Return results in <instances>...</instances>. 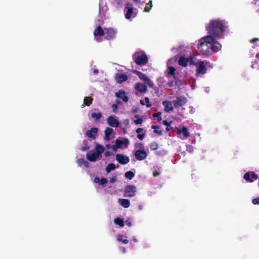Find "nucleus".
Here are the masks:
<instances>
[{
  "instance_id": "nucleus-1",
  "label": "nucleus",
  "mask_w": 259,
  "mask_h": 259,
  "mask_svg": "<svg viewBox=\"0 0 259 259\" xmlns=\"http://www.w3.org/2000/svg\"><path fill=\"white\" fill-rule=\"evenodd\" d=\"M221 45L212 36H205L201 38L198 44V49L202 55L208 56L221 50Z\"/></svg>"
},
{
  "instance_id": "nucleus-2",
  "label": "nucleus",
  "mask_w": 259,
  "mask_h": 259,
  "mask_svg": "<svg viewBox=\"0 0 259 259\" xmlns=\"http://www.w3.org/2000/svg\"><path fill=\"white\" fill-rule=\"evenodd\" d=\"M227 28V22L220 19L211 20L206 26L208 36H212L215 39L223 38Z\"/></svg>"
},
{
  "instance_id": "nucleus-3",
  "label": "nucleus",
  "mask_w": 259,
  "mask_h": 259,
  "mask_svg": "<svg viewBox=\"0 0 259 259\" xmlns=\"http://www.w3.org/2000/svg\"><path fill=\"white\" fill-rule=\"evenodd\" d=\"M95 151L94 152H88L86 155L87 159L91 162L96 161L98 158L101 156L105 150L104 146L98 143H95Z\"/></svg>"
},
{
  "instance_id": "nucleus-4",
  "label": "nucleus",
  "mask_w": 259,
  "mask_h": 259,
  "mask_svg": "<svg viewBox=\"0 0 259 259\" xmlns=\"http://www.w3.org/2000/svg\"><path fill=\"white\" fill-rule=\"evenodd\" d=\"M191 64L194 65L197 67L196 74L197 76L201 75L206 72L207 69L203 61H199L198 62H194L193 59L190 60Z\"/></svg>"
},
{
  "instance_id": "nucleus-5",
  "label": "nucleus",
  "mask_w": 259,
  "mask_h": 259,
  "mask_svg": "<svg viewBox=\"0 0 259 259\" xmlns=\"http://www.w3.org/2000/svg\"><path fill=\"white\" fill-rule=\"evenodd\" d=\"M134 62L139 65H145L148 63V59L145 54L135 53L133 56Z\"/></svg>"
},
{
  "instance_id": "nucleus-6",
  "label": "nucleus",
  "mask_w": 259,
  "mask_h": 259,
  "mask_svg": "<svg viewBox=\"0 0 259 259\" xmlns=\"http://www.w3.org/2000/svg\"><path fill=\"white\" fill-rule=\"evenodd\" d=\"M136 191V187L134 185H127L125 187L124 196L128 197H133L135 195Z\"/></svg>"
},
{
  "instance_id": "nucleus-7",
  "label": "nucleus",
  "mask_w": 259,
  "mask_h": 259,
  "mask_svg": "<svg viewBox=\"0 0 259 259\" xmlns=\"http://www.w3.org/2000/svg\"><path fill=\"white\" fill-rule=\"evenodd\" d=\"M187 99L183 96L177 97L176 99L173 101V104L175 108L182 106L186 104Z\"/></svg>"
},
{
  "instance_id": "nucleus-8",
  "label": "nucleus",
  "mask_w": 259,
  "mask_h": 259,
  "mask_svg": "<svg viewBox=\"0 0 259 259\" xmlns=\"http://www.w3.org/2000/svg\"><path fill=\"white\" fill-rule=\"evenodd\" d=\"M116 159L118 163L123 165L128 163L130 161L129 157L122 154H117Z\"/></svg>"
},
{
  "instance_id": "nucleus-9",
  "label": "nucleus",
  "mask_w": 259,
  "mask_h": 259,
  "mask_svg": "<svg viewBox=\"0 0 259 259\" xmlns=\"http://www.w3.org/2000/svg\"><path fill=\"white\" fill-rule=\"evenodd\" d=\"M105 30V34L106 35L105 38L106 39L110 40L115 37L116 31L114 29L112 28H106Z\"/></svg>"
},
{
  "instance_id": "nucleus-10",
  "label": "nucleus",
  "mask_w": 259,
  "mask_h": 259,
  "mask_svg": "<svg viewBox=\"0 0 259 259\" xmlns=\"http://www.w3.org/2000/svg\"><path fill=\"white\" fill-rule=\"evenodd\" d=\"M136 159L139 161H141L145 159L147 156V154L145 150H138L135 153Z\"/></svg>"
},
{
  "instance_id": "nucleus-11",
  "label": "nucleus",
  "mask_w": 259,
  "mask_h": 259,
  "mask_svg": "<svg viewBox=\"0 0 259 259\" xmlns=\"http://www.w3.org/2000/svg\"><path fill=\"white\" fill-rule=\"evenodd\" d=\"M108 124L113 127H117L119 125V122L114 116H110L107 118Z\"/></svg>"
},
{
  "instance_id": "nucleus-12",
  "label": "nucleus",
  "mask_w": 259,
  "mask_h": 259,
  "mask_svg": "<svg viewBox=\"0 0 259 259\" xmlns=\"http://www.w3.org/2000/svg\"><path fill=\"white\" fill-rule=\"evenodd\" d=\"M98 128L97 127H92L90 130H88L86 132V136L89 138H91L93 140H95L96 138V134L98 132Z\"/></svg>"
},
{
  "instance_id": "nucleus-13",
  "label": "nucleus",
  "mask_w": 259,
  "mask_h": 259,
  "mask_svg": "<svg viewBox=\"0 0 259 259\" xmlns=\"http://www.w3.org/2000/svg\"><path fill=\"white\" fill-rule=\"evenodd\" d=\"M115 95L117 98L122 99L124 102H127L128 101V97L126 96L124 91L119 90Z\"/></svg>"
},
{
  "instance_id": "nucleus-14",
  "label": "nucleus",
  "mask_w": 259,
  "mask_h": 259,
  "mask_svg": "<svg viewBox=\"0 0 259 259\" xmlns=\"http://www.w3.org/2000/svg\"><path fill=\"white\" fill-rule=\"evenodd\" d=\"M135 89L141 93H145L147 91V86L145 84L140 82L136 84Z\"/></svg>"
},
{
  "instance_id": "nucleus-15",
  "label": "nucleus",
  "mask_w": 259,
  "mask_h": 259,
  "mask_svg": "<svg viewBox=\"0 0 259 259\" xmlns=\"http://www.w3.org/2000/svg\"><path fill=\"white\" fill-rule=\"evenodd\" d=\"M116 79L118 83H122L128 79V77L125 74L119 73L116 75Z\"/></svg>"
},
{
  "instance_id": "nucleus-16",
  "label": "nucleus",
  "mask_w": 259,
  "mask_h": 259,
  "mask_svg": "<svg viewBox=\"0 0 259 259\" xmlns=\"http://www.w3.org/2000/svg\"><path fill=\"white\" fill-rule=\"evenodd\" d=\"M177 133L178 135H180L181 133H183L184 138H187L190 136V134L187 127L184 126L182 127V129H178Z\"/></svg>"
},
{
  "instance_id": "nucleus-17",
  "label": "nucleus",
  "mask_w": 259,
  "mask_h": 259,
  "mask_svg": "<svg viewBox=\"0 0 259 259\" xmlns=\"http://www.w3.org/2000/svg\"><path fill=\"white\" fill-rule=\"evenodd\" d=\"M162 104L164 107V111L166 112H169L173 110V107L171 102L168 101H164Z\"/></svg>"
},
{
  "instance_id": "nucleus-18",
  "label": "nucleus",
  "mask_w": 259,
  "mask_h": 259,
  "mask_svg": "<svg viewBox=\"0 0 259 259\" xmlns=\"http://www.w3.org/2000/svg\"><path fill=\"white\" fill-rule=\"evenodd\" d=\"M105 34V32L101 26H98L94 31V35L95 36H103Z\"/></svg>"
},
{
  "instance_id": "nucleus-19",
  "label": "nucleus",
  "mask_w": 259,
  "mask_h": 259,
  "mask_svg": "<svg viewBox=\"0 0 259 259\" xmlns=\"http://www.w3.org/2000/svg\"><path fill=\"white\" fill-rule=\"evenodd\" d=\"M188 62L189 59L188 58L181 56L179 58L178 63L180 66L185 67L187 66Z\"/></svg>"
},
{
  "instance_id": "nucleus-20",
  "label": "nucleus",
  "mask_w": 259,
  "mask_h": 259,
  "mask_svg": "<svg viewBox=\"0 0 259 259\" xmlns=\"http://www.w3.org/2000/svg\"><path fill=\"white\" fill-rule=\"evenodd\" d=\"M104 140L108 141L110 140V136L113 132V130L111 127H107L105 130Z\"/></svg>"
},
{
  "instance_id": "nucleus-21",
  "label": "nucleus",
  "mask_w": 259,
  "mask_h": 259,
  "mask_svg": "<svg viewBox=\"0 0 259 259\" xmlns=\"http://www.w3.org/2000/svg\"><path fill=\"white\" fill-rule=\"evenodd\" d=\"M133 72L134 74L137 75L138 76V77H139V78L140 79L143 80L144 82L147 79V78L148 77L144 73H143L140 71H137L136 70H133Z\"/></svg>"
},
{
  "instance_id": "nucleus-22",
  "label": "nucleus",
  "mask_w": 259,
  "mask_h": 259,
  "mask_svg": "<svg viewBox=\"0 0 259 259\" xmlns=\"http://www.w3.org/2000/svg\"><path fill=\"white\" fill-rule=\"evenodd\" d=\"M168 75H171L173 77L174 79H176V69L173 66H168Z\"/></svg>"
},
{
  "instance_id": "nucleus-23",
  "label": "nucleus",
  "mask_w": 259,
  "mask_h": 259,
  "mask_svg": "<svg viewBox=\"0 0 259 259\" xmlns=\"http://www.w3.org/2000/svg\"><path fill=\"white\" fill-rule=\"evenodd\" d=\"M121 205L124 208H128L130 206V201L126 199H119Z\"/></svg>"
},
{
  "instance_id": "nucleus-24",
  "label": "nucleus",
  "mask_w": 259,
  "mask_h": 259,
  "mask_svg": "<svg viewBox=\"0 0 259 259\" xmlns=\"http://www.w3.org/2000/svg\"><path fill=\"white\" fill-rule=\"evenodd\" d=\"M134 13V9L133 7L128 8L126 13L125 15V17L127 19H129L131 18L132 15Z\"/></svg>"
},
{
  "instance_id": "nucleus-25",
  "label": "nucleus",
  "mask_w": 259,
  "mask_h": 259,
  "mask_svg": "<svg viewBox=\"0 0 259 259\" xmlns=\"http://www.w3.org/2000/svg\"><path fill=\"white\" fill-rule=\"evenodd\" d=\"M78 164L79 166L83 165L85 167H88L89 166V162L87 161L84 160L82 158H80L78 159Z\"/></svg>"
},
{
  "instance_id": "nucleus-26",
  "label": "nucleus",
  "mask_w": 259,
  "mask_h": 259,
  "mask_svg": "<svg viewBox=\"0 0 259 259\" xmlns=\"http://www.w3.org/2000/svg\"><path fill=\"white\" fill-rule=\"evenodd\" d=\"M93 99L90 97H85L83 99V103L85 105L89 106L93 102Z\"/></svg>"
},
{
  "instance_id": "nucleus-27",
  "label": "nucleus",
  "mask_w": 259,
  "mask_h": 259,
  "mask_svg": "<svg viewBox=\"0 0 259 259\" xmlns=\"http://www.w3.org/2000/svg\"><path fill=\"white\" fill-rule=\"evenodd\" d=\"M116 168L115 165L114 163H111L107 165L106 167V171L107 173L110 172L112 170Z\"/></svg>"
},
{
  "instance_id": "nucleus-28",
  "label": "nucleus",
  "mask_w": 259,
  "mask_h": 259,
  "mask_svg": "<svg viewBox=\"0 0 259 259\" xmlns=\"http://www.w3.org/2000/svg\"><path fill=\"white\" fill-rule=\"evenodd\" d=\"M114 222L115 224L119 225L121 227H123L124 226V221L122 219L119 218H116L114 220Z\"/></svg>"
},
{
  "instance_id": "nucleus-29",
  "label": "nucleus",
  "mask_w": 259,
  "mask_h": 259,
  "mask_svg": "<svg viewBox=\"0 0 259 259\" xmlns=\"http://www.w3.org/2000/svg\"><path fill=\"white\" fill-rule=\"evenodd\" d=\"M92 117L95 118V121H98L99 120L100 118L102 116V113L101 112L96 113L93 112L91 114Z\"/></svg>"
},
{
  "instance_id": "nucleus-30",
  "label": "nucleus",
  "mask_w": 259,
  "mask_h": 259,
  "mask_svg": "<svg viewBox=\"0 0 259 259\" xmlns=\"http://www.w3.org/2000/svg\"><path fill=\"white\" fill-rule=\"evenodd\" d=\"M145 83L147 84L149 87L154 89V90H156V87L155 85V84H154V83L152 81H151L149 78V77H148L147 78V79L145 80Z\"/></svg>"
},
{
  "instance_id": "nucleus-31",
  "label": "nucleus",
  "mask_w": 259,
  "mask_h": 259,
  "mask_svg": "<svg viewBox=\"0 0 259 259\" xmlns=\"http://www.w3.org/2000/svg\"><path fill=\"white\" fill-rule=\"evenodd\" d=\"M145 83L147 84L149 87L154 89V90H156V87L155 85V84H154V83L152 81H151L149 78V77H148L147 78V79L145 80Z\"/></svg>"
},
{
  "instance_id": "nucleus-32",
  "label": "nucleus",
  "mask_w": 259,
  "mask_h": 259,
  "mask_svg": "<svg viewBox=\"0 0 259 259\" xmlns=\"http://www.w3.org/2000/svg\"><path fill=\"white\" fill-rule=\"evenodd\" d=\"M152 6V1L150 0L149 3L146 4V6L144 9V11L146 12H149Z\"/></svg>"
},
{
  "instance_id": "nucleus-33",
  "label": "nucleus",
  "mask_w": 259,
  "mask_h": 259,
  "mask_svg": "<svg viewBox=\"0 0 259 259\" xmlns=\"http://www.w3.org/2000/svg\"><path fill=\"white\" fill-rule=\"evenodd\" d=\"M135 176V174L131 170L128 171L125 173V177L129 179L132 180Z\"/></svg>"
},
{
  "instance_id": "nucleus-34",
  "label": "nucleus",
  "mask_w": 259,
  "mask_h": 259,
  "mask_svg": "<svg viewBox=\"0 0 259 259\" xmlns=\"http://www.w3.org/2000/svg\"><path fill=\"white\" fill-rule=\"evenodd\" d=\"M117 240V241H118L119 242H122L124 244H127L129 242V241L128 239H123L122 235H119L118 236Z\"/></svg>"
},
{
  "instance_id": "nucleus-35",
  "label": "nucleus",
  "mask_w": 259,
  "mask_h": 259,
  "mask_svg": "<svg viewBox=\"0 0 259 259\" xmlns=\"http://www.w3.org/2000/svg\"><path fill=\"white\" fill-rule=\"evenodd\" d=\"M83 144L85 145L82 147L80 150L82 151H85L90 149V147L88 145V142L86 140L83 141Z\"/></svg>"
},
{
  "instance_id": "nucleus-36",
  "label": "nucleus",
  "mask_w": 259,
  "mask_h": 259,
  "mask_svg": "<svg viewBox=\"0 0 259 259\" xmlns=\"http://www.w3.org/2000/svg\"><path fill=\"white\" fill-rule=\"evenodd\" d=\"M151 128L152 129H154V133H157L159 135H161L162 134V131H159L158 130L159 128V127L158 126H157V125H152L151 126Z\"/></svg>"
},
{
  "instance_id": "nucleus-37",
  "label": "nucleus",
  "mask_w": 259,
  "mask_h": 259,
  "mask_svg": "<svg viewBox=\"0 0 259 259\" xmlns=\"http://www.w3.org/2000/svg\"><path fill=\"white\" fill-rule=\"evenodd\" d=\"M250 178H251V181L252 182H254V181L258 179V176L257 174H255L253 171H251L250 172Z\"/></svg>"
},
{
  "instance_id": "nucleus-38",
  "label": "nucleus",
  "mask_w": 259,
  "mask_h": 259,
  "mask_svg": "<svg viewBox=\"0 0 259 259\" xmlns=\"http://www.w3.org/2000/svg\"><path fill=\"white\" fill-rule=\"evenodd\" d=\"M138 117L139 116L138 115H135V118H138V119L135 120L134 121V123L136 124H141L142 123L143 121V119L142 118H139Z\"/></svg>"
},
{
  "instance_id": "nucleus-39",
  "label": "nucleus",
  "mask_w": 259,
  "mask_h": 259,
  "mask_svg": "<svg viewBox=\"0 0 259 259\" xmlns=\"http://www.w3.org/2000/svg\"><path fill=\"white\" fill-rule=\"evenodd\" d=\"M243 178L247 181V182H250L251 183L252 182L251 181V178H250V172H246L244 174V176H243Z\"/></svg>"
},
{
  "instance_id": "nucleus-40",
  "label": "nucleus",
  "mask_w": 259,
  "mask_h": 259,
  "mask_svg": "<svg viewBox=\"0 0 259 259\" xmlns=\"http://www.w3.org/2000/svg\"><path fill=\"white\" fill-rule=\"evenodd\" d=\"M161 115V113L160 112H158L157 113H153V116L154 117H157V120L160 122L162 120Z\"/></svg>"
},
{
  "instance_id": "nucleus-41",
  "label": "nucleus",
  "mask_w": 259,
  "mask_h": 259,
  "mask_svg": "<svg viewBox=\"0 0 259 259\" xmlns=\"http://www.w3.org/2000/svg\"><path fill=\"white\" fill-rule=\"evenodd\" d=\"M158 147V144L155 142L152 143L150 145V148L152 150H155L157 149Z\"/></svg>"
},
{
  "instance_id": "nucleus-42",
  "label": "nucleus",
  "mask_w": 259,
  "mask_h": 259,
  "mask_svg": "<svg viewBox=\"0 0 259 259\" xmlns=\"http://www.w3.org/2000/svg\"><path fill=\"white\" fill-rule=\"evenodd\" d=\"M115 142L116 146L117 147H119V148H121V146L122 145V140H120L119 139H116L115 140Z\"/></svg>"
},
{
  "instance_id": "nucleus-43",
  "label": "nucleus",
  "mask_w": 259,
  "mask_h": 259,
  "mask_svg": "<svg viewBox=\"0 0 259 259\" xmlns=\"http://www.w3.org/2000/svg\"><path fill=\"white\" fill-rule=\"evenodd\" d=\"M144 100H145V102L146 103V107H151L152 105L150 103L149 99L148 97H145Z\"/></svg>"
},
{
  "instance_id": "nucleus-44",
  "label": "nucleus",
  "mask_w": 259,
  "mask_h": 259,
  "mask_svg": "<svg viewBox=\"0 0 259 259\" xmlns=\"http://www.w3.org/2000/svg\"><path fill=\"white\" fill-rule=\"evenodd\" d=\"M130 144V141L127 138H124L122 141V145L127 146Z\"/></svg>"
},
{
  "instance_id": "nucleus-45",
  "label": "nucleus",
  "mask_w": 259,
  "mask_h": 259,
  "mask_svg": "<svg viewBox=\"0 0 259 259\" xmlns=\"http://www.w3.org/2000/svg\"><path fill=\"white\" fill-rule=\"evenodd\" d=\"M100 182L101 185H103L107 183V180L106 178H102L100 179Z\"/></svg>"
},
{
  "instance_id": "nucleus-46",
  "label": "nucleus",
  "mask_w": 259,
  "mask_h": 259,
  "mask_svg": "<svg viewBox=\"0 0 259 259\" xmlns=\"http://www.w3.org/2000/svg\"><path fill=\"white\" fill-rule=\"evenodd\" d=\"M252 203L255 205L259 204V197L253 199L252 200Z\"/></svg>"
},
{
  "instance_id": "nucleus-47",
  "label": "nucleus",
  "mask_w": 259,
  "mask_h": 259,
  "mask_svg": "<svg viewBox=\"0 0 259 259\" xmlns=\"http://www.w3.org/2000/svg\"><path fill=\"white\" fill-rule=\"evenodd\" d=\"M145 137V134L143 133L142 134H138L137 138L140 140H142L144 137Z\"/></svg>"
},
{
  "instance_id": "nucleus-48",
  "label": "nucleus",
  "mask_w": 259,
  "mask_h": 259,
  "mask_svg": "<svg viewBox=\"0 0 259 259\" xmlns=\"http://www.w3.org/2000/svg\"><path fill=\"white\" fill-rule=\"evenodd\" d=\"M117 107H118V106H117V104H113L112 105V111H113L114 112H116V111H117Z\"/></svg>"
},
{
  "instance_id": "nucleus-49",
  "label": "nucleus",
  "mask_w": 259,
  "mask_h": 259,
  "mask_svg": "<svg viewBox=\"0 0 259 259\" xmlns=\"http://www.w3.org/2000/svg\"><path fill=\"white\" fill-rule=\"evenodd\" d=\"M116 180L117 179H116V176L110 178L109 182L110 183H114L116 181Z\"/></svg>"
},
{
  "instance_id": "nucleus-50",
  "label": "nucleus",
  "mask_w": 259,
  "mask_h": 259,
  "mask_svg": "<svg viewBox=\"0 0 259 259\" xmlns=\"http://www.w3.org/2000/svg\"><path fill=\"white\" fill-rule=\"evenodd\" d=\"M160 172H159L158 170H154L153 172V176L155 177H157L160 175Z\"/></svg>"
},
{
  "instance_id": "nucleus-51",
  "label": "nucleus",
  "mask_w": 259,
  "mask_h": 259,
  "mask_svg": "<svg viewBox=\"0 0 259 259\" xmlns=\"http://www.w3.org/2000/svg\"><path fill=\"white\" fill-rule=\"evenodd\" d=\"M162 123L166 126H169L170 124V122H168L166 120H163Z\"/></svg>"
},
{
  "instance_id": "nucleus-52",
  "label": "nucleus",
  "mask_w": 259,
  "mask_h": 259,
  "mask_svg": "<svg viewBox=\"0 0 259 259\" xmlns=\"http://www.w3.org/2000/svg\"><path fill=\"white\" fill-rule=\"evenodd\" d=\"M251 43L254 44L257 41L259 42V39L258 38H254L250 40Z\"/></svg>"
},
{
  "instance_id": "nucleus-53",
  "label": "nucleus",
  "mask_w": 259,
  "mask_h": 259,
  "mask_svg": "<svg viewBox=\"0 0 259 259\" xmlns=\"http://www.w3.org/2000/svg\"><path fill=\"white\" fill-rule=\"evenodd\" d=\"M111 152H109V151H105V152H104V156H105V157H108V156H110V155H111Z\"/></svg>"
},
{
  "instance_id": "nucleus-54",
  "label": "nucleus",
  "mask_w": 259,
  "mask_h": 259,
  "mask_svg": "<svg viewBox=\"0 0 259 259\" xmlns=\"http://www.w3.org/2000/svg\"><path fill=\"white\" fill-rule=\"evenodd\" d=\"M143 131V129L142 128H138L136 130V133L138 134H140L141 133H142Z\"/></svg>"
},
{
  "instance_id": "nucleus-55",
  "label": "nucleus",
  "mask_w": 259,
  "mask_h": 259,
  "mask_svg": "<svg viewBox=\"0 0 259 259\" xmlns=\"http://www.w3.org/2000/svg\"><path fill=\"white\" fill-rule=\"evenodd\" d=\"M111 148H112V150H113V151H117V149L118 148H119V147H117L116 146V144H115V145H113V146L111 147Z\"/></svg>"
},
{
  "instance_id": "nucleus-56",
  "label": "nucleus",
  "mask_w": 259,
  "mask_h": 259,
  "mask_svg": "<svg viewBox=\"0 0 259 259\" xmlns=\"http://www.w3.org/2000/svg\"><path fill=\"white\" fill-rule=\"evenodd\" d=\"M100 181V179L98 177H96L95 179H94V182L96 183H99Z\"/></svg>"
},
{
  "instance_id": "nucleus-57",
  "label": "nucleus",
  "mask_w": 259,
  "mask_h": 259,
  "mask_svg": "<svg viewBox=\"0 0 259 259\" xmlns=\"http://www.w3.org/2000/svg\"><path fill=\"white\" fill-rule=\"evenodd\" d=\"M175 79V84L176 85H179V83L180 82V80H179L178 79V78H177V77L176 76V79Z\"/></svg>"
},
{
  "instance_id": "nucleus-58",
  "label": "nucleus",
  "mask_w": 259,
  "mask_h": 259,
  "mask_svg": "<svg viewBox=\"0 0 259 259\" xmlns=\"http://www.w3.org/2000/svg\"><path fill=\"white\" fill-rule=\"evenodd\" d=\"M251 67L253 68H257L258 67V64H257V63L256 62L255 63H253L252 64Z\"/></svg>"
},
{
  "instance_id": "nucleus-59",
  "label": "nucleus",
  "mask_w": 259,
  "mask_h": 259,
  "mask_svg": "<svg viewBox=\"0 0 259 259\" xmlns=\"http://www.w3.org/2000/svg\"><path fill=\"white\" fill-rule=\"evenodd\" d=\"M125 224L127 225L129 227L131 226V223L128 221H125Z\"/></svg>"
},
{
  "instance_id": "nucleus-60",
  "label": "nucleus",
  "mask_w": 259,
  "mask_h": 259,
  "mask_svg": "<svg viewBox=\"0 0 259 259\" xmlns=\"http://www.w3.org/2000/svg\"><path fill=\"white\" fill-rule=\"evenodd\" d=\"M171 129H172V128L171 127H170V126H166V130L167 131H169Z\"/></svg>"
},
{
  "instance_id": "nucleus-61",
  "label": "nucleus",
  "mask_w": 259,
  "mask_h": 259,
  "mask_svg": "<svg viewBox=\"0 0 259 259\" xmlns=\"http://www.w3.org/2000/svg\"><path fill=\"white\" fill-rule=\"evenodd\" d=\"M98 72L99 71H98V69H95L94 70V73L95 74H97L98 73Z\"/></svg>"
},
{
  "instance_id": "nucleus-62",
  "label": "nucleus",
  "mask_w": 259,
  "mask_h": 259,
  "mask_svg": "<svg viewBox=\"0 0 259 259\" xmlns=\"http://www.w3.org/2000/svg\"><path fill=\"white\" fill-rule=\"evenodd\" d=\"M106 147L107 148V149H110L111 148V146H110V145L109 144H106Z\"/></svg>"
},
{
  "instance_id": "nucleus-63",
  "label": "nucleus",
  "mask_w": 259,
  "mask_h": 259,
  "mask_svg": "<svg viewBox=\"0 0 259 259\" xmlns=\"http://www.w3.org/2000/svg\"><path fill=\"white\" fill-rule=\"evenodd\" d=\"M115 102H116V103H115V104H117V105H118V104H120V103H121V102H120V101L118 100H116V101H115Z\"/></svg>"
},
{
  "instance_id": "nucleus-64",
  "label": "nucleus",
  "mask_w": 259,
  "mask_h": 259,
  "mask_svg": "<svg viewBox=\"0 0 259 259\" xmlns=\"http://www.w3.org/2000/svg\"><path fill=\"white\" fill-rule=\"evenodd\" d=\"M168 84L169 87H172L173 85V81L169 82Z\"/></svg>"
}]
</instances>
